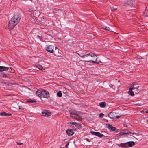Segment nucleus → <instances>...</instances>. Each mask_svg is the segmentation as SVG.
<instances>
[{"label":"nucleus","mask_w":148,"mask_h":148,"mask_svg":"<svg viewBox=\"0 0 148 148\" xmlns=\"http://www.w3.org/2000/svg\"><path fill=\"white\" fill-rule=\"evenodd\" d=\"M20 19V16L19 14H14L13 17L9 22L8 28L10 29H13L19 22Z\"/></svg>","instance_id":"f257e3e1"},{"label":"nucleus","mask_w":148,"mask_h":148,"mask_svg":"<svg viewBox=\"0 0 148 148\" xmlns=\"http://www.w3.org/2000/svg\"><path fill=\"white\" fill-rule=\"evenodd\" d=\"M119 134L121 136H123L124 137H130V136H132V135L135 134L136 135V134L134 132L132 133L131 132H130L128 130L125 129L122 131Z\"/></svg>","instance_id":"f03ea898"},{"label":"nucleus","mask_w":148,"mask_h":148,"mask_svg":"<svg viewBox=\"0 0 148 148\" xmlns=\"http://www.w3.org/2000/svg\"><path fill=\"white\" fill-rule=\"evenodd\" d=\"M89 55L91 57H95V61H92L91 60H90L89 61H86L85 60H84V62H92L94 63H96V61H97V56L94 54V53H89L88 54H86V56H88Z\"/></svg>","instance_id":"7ed1b4c3"},{"label":"nucleus","mask_w":148,"mask_h":148,"mask_svg":"<svg viewBox=\"0 0 148 148\" xmlns=\"http://www.w3.org/2000/svg\"><path fill=\"white\" fill-rule=\"evenodd\" d=\"M121 115L117 116L116 115V113L115 112H110L108 115V116L112 119H114L116 118H119Z\"/></svg>","instance_id":"20e7f679"},{"label":"nucleus","mask_w":148,"mask_h":148,"mask_svg":"<svg viewBox=\"0 0 148 148\" xmlns=\"http://www.w3.org/2000/svg\"><path fill=\"white\" fill-rule=\"evenodd\" d=\"M106 125L107 126H108L107 128L110 130L111 131H114L115 132H118V130L115 127H113L111 125L109 124H106Z\"/></svg>","instance_id":"39448f33"},{"label":"nucleus","mask_w":148,"mask_h":148,"mask_svg":"<svg viewBox=\"0 0 148 148\" xmlns=\"http://www.w3.org/2000/svg\"><path fill=\"white\" fill-rule=\"evenodd\" d=\"M54 46L51 45L47 47L46 48V50L48 52L53 53L54 52L53 50Z\"/></svg>","instance_id":"423d86ee"},{"label":"nucleus","mask_w":148,"mask_h":148,"mask_svg":"<svg viewBox=\"0 0 148 148\" xmlns=\"http://www.w3.org/2000/svg\"><path fill=\"white\" fill-rule=\"evenodd\" d=\"M91 133L92 135H95L100 138L104 136V135L98 132L92 131L91 132Z\"/></svg>","instance_id":"0eeeda50"},{"label":"nucleus","mask_w":148,"mask_h":148,"mask_svg":"<svg viewBox=\"0 0 148 148\" xmlns=\"http://www.w3.org/2000/svg\"><path fill=\"white\" fill-rule=\"evenodd\" d=\"M43 89L38 90L36 92V94L40 97H43Z\"/></svg>","instance_id":"6e6552de"},{"label":"nucleus","mask_w":148,"mask_h":148,"mask_svg":"<svg viewBox=\"0 0 148 148\" xmlns=\"http://www.w3.org/2000/svg\"><path fill=\"white\" fill-rule=\"evenodd\" d=\"M43 94L44 98H47L49 97V93L47 91L45 90H43Z\"/></svg>","instance_id":"1a4fd4ad"},{"label":"nucleus","mask_w":148,"mask_h":148,"mask_svg":"<svg viewBox=\"0 0 148 148\" xmlns=\"http://www.w3.org/2000/svg\"><path fill=\"white\" fill-rule=\"evenodd\" d=\"M126 143L127 148L131 147L134 145L135 144V142L133 141H128Z\"/></svg>","instance_id":"9d476101"},{"label":"nucleus","mask_w":148,"mask_h":148,"mask_svg":"<svg viewBox=\"0 0 148 148\" xmlns=\"http://www.w3.org/2000/svg\"><path fill=\"white\" fill-rule=\"evenodd\" d=\"M42 116L48 117L50 115L51 113L48 112L47 111L45 110L42 112Z\"/></svg>","instance_id":"9b49d317"},{"label":"nucleus","mask_w":148,"mask_h":148,"mask_svg":"<svg viewBox=\"0 0 148 148\" xmlns=\"http://www.w3.org/2000/svg\"><path fill=\"white\" fill-rule=\"evenodd\" d=\"M32 14L33 16L34 17L37 18L39 16L40 13L38 11L34 10Z\"/></svg>","instance_id":"f8f14e48"},{"label":"nucleus","mask_w":148,"mask_h":148,"mask_svg":"<svg viewBox=\"0 0 148 148\" xmlns=\"http://www.w3.org/2000/svg\"><path fill=\"white\" fill-rule=\"evenodd\" d=\"M66 132L68 136H72L74 133L73 130H72L68 129L66 131Z\"/></svg>","instance_id":"ddd939ff"},{"label":"nucleus","mask_w":148,"mask_h":148,"mask_svg":"<svg viewBox=\"0 0 148 148\" xmlns=\"http://www.w3.org/2000/svg\"><path fill=\"white\" fill-rule=\"evenodd\" d=\"M127 143H121L120 144H117V145L122 148H127Z\"/></svg>","instance_id":"4468645a"},{"label":"nucleus","mask_w":148,"mask_h":148,"mask_svg":"<svg viewBox=\"0 0 148 148\" xmlns=\"http://www.w3.org/2000/svg\"><path fill=\"white\" fill-rule=\"evenodd\" d=\"M9 69V67H5L3 66H0V71L2 72L6 70H8Z\"/></svg>","instance_id":"2eb2a0df"},{"label":"nucleus","mask_w":148,"mask_h":148,"mask_svg":"<svg viewBox=\"0 0 148 148\" xmlns=\"http://www.w3.org/2000/svg\"><path fill=\"white\" fill-rule=\"evenodd\" d=\"M133 4L130 1H126L124 4V6H132Z\"/></svg>","instance_id":"dca6fc26"},{"label":"nucleus","mask_w":148,"mask_h":148,"mask_svg":"<svg viewBox=\"0 0 148 148\" xmlns=\"http://www.w3.org/2000/svg\"><path fill=\"white\" fill-rule=\"evenodd\" d=\"M0 115L3 116H11L12 115V114L11 113H8L5 112H3L0 113Z\"/></svg>","instance_id":"f3484780"},{"label":"nucleus","mask_w":148,"mask_h":148,"mask_svg":"<svg viewBox=\"0 0 148 148\" xmlns=\"http://www.w3.org/2000/svg\"><path fill=\"white\" fill-rule=\"evenodd\" d=\"M34 37L38 41L40 40L43 41V40L41 38V36L38 35H35L34 36Z\"/></svg>","instance_id":"a211bd4d"},{"label":"nucleus","mask_w":148,"mask_h":148,"mask_svg":"<svg viewBox=\"0 0 148 148\" xmlns=\"http://www.w3.org/2000/svg\"><path fill=\"white\" fill-rule=\"evenodd\" d=\"M99 105L101 107L103 108L106 107V104L105 102H100Z\"/></svg>","instance_id":"6ab92c4d"},{"label":"nucleus","mask_w":148,"mask_h":148,"mask_svg":"<svg viewBox=\"0 0 148 148\" xmlns=\"http://www.w3.org/2000/svg\"><path fill=\"white\" fill-rule=\"evenodd\" d=\"M70 116L71 115V117H73V115H74L76 116L78 114H77V112L76 111H72L70 113Z\"/></svg>","instance_id":"aec40b11"},{"label":"nucleus","mask_w":148,"mask_h":148,"mask_svg":"<svg viewBox=\"0 0 148 148\" xmlns=\"http://www.w3.org/2000/svg\"><path fill=\"white\" fill-rule=\"evenodd\" d=\"M134 86H135V88H136V90H135V91L136 92V93H138L140 91V90H139L140 89H138L139 88V86H138L137 85H134Z\"/></svg>","instance_id":"412c9836"},{"label":"nucleus","mask_w":148,"mask_h":148,"mask_svg":"<svg viewBox=\"0 0 148 148\" xmlns=\"http://www.w3.org/2000/svg\"><path fill=\"white\" fill-rule=\"evenodd\" d=\"M0 75L3 77H8L7 75L4 72H1L0 73Z\"/></svg>","instance_id":"4be33fe9"},{"label":"nucleus","mask_w":148,"mask_h":148,"mask_svg":"<svg viewBox=\"0 0 148 148\" xmlns=\"http://www.w3.org/2000/svg\"><path fill=\"white\" fill-rule=\"evenodd\" d=\"M27 103H36L37 101L35 100H32L31 99H29L27 101H26Z\"/></svg>","instance_id":"5701e85b"},{"label":"nucleus","mask_w":148,"mask_h":148,"mask_svg":"<svg viewBox=\"0 0 148 148\" xmlns=\"http://www.w3.org/2000/svg\"><path fill=\"white\" fill-rule=\"evenodd\" d=\"M129 89V90L128 92V93L131 96H133L134 95V92Z\"/></svg>","instance_id":"b1692460"},{"label":"nucleus","mask_w":148,"mask_h":148,"mask_svg":"<svg viewBox=\"0 0 148 148\" xmlns=\"http://www.w3.org/2000/svg\"><path fill=\"white\" fill-rule=\"evenodd\" d=\"M77 117H75V116H74V117L77 120H81L82 121V117H80L79 116L78 114H77Z\"/></svg>","instance_id":"393cba45"},{"label":"nucleus","mask_w":148,"mask_h":148,"mask_svg":"<svg viewBox=\"0 0 148 148\" xmlns=\"http://www.w3.org/2000/svg\"><path fill=\"white\" fill-rule=\"evenodd\" d=\"M102 29L107 31H110L111 30L110 28L108 27H103L102 28Z\"/></svg>","instance_id":"a878e982"},{"label":"nucleus","mask_w":148,"mask_h":148,"mask_svg":"<svg viewBox=\"0 0 148 148\" xmlns=\"http://www.w3.org/2000/svg\"><path fill=\"white\" fill-rule=\"evenodd\" d=\"M57 95L59 97H61L62 96L61 91H59L57 93Z\"/></svg>","instance_id":"bb28decb"},{"label":"nucleus","mask_w":148,"mask_h":148,"mask_svg":"<svg viewBox=\"0 0 148 148\" xmlns=\"http://www.w3.org/2000/svg\"><path fill=\"white\" fill-rule=\"evenodd\" d=\"M9 71L12 72V73H14V70L13 69H12L11 67H9Z\"/></svg>","instance_id":"cd10ccee"},{"label":"nucleus","mask_w":148,"mask_h":148,"mask_svg":"<svg viewBox=\"0 0 148 148\" xmlns=\"http://www.w3.org/2000/svg\"><path fill=\"white\" fill-rule=\"evenodd\" d=\"M37 67L39 69L41 70H42L43 68V67L41 65H38V66H37Z\"/></svg>","instance_id":"c85d7f7f"},{"label":"nucleus","mask_w":148,"mask_h":148,"mask_svg":"<svg viewBox=\"0 0 148 148\" xmlns=\"http://www.w3.org/2000/svg\"><path fill=\"white\" fill-rule=\"evenodd\" d=\"M104 114L103 113H100L99 114V117L100 118H102L103 117V116L104 115Z\"/></svg>","instance_id":"c756f323"},{"label":"nucleus","mask_w":148,"mask_h":148,"mask_svg":"<svg viewBox=\"0 0 148 148\" xmlns=\"http://www.w3.org/2000/svg\"><path fill=\"white\" fill-rule=\"evenodd\" d=\"M135 88V87L134 86H133L132 87H130V90H136V88Z\"/></svg>","instance_id":"7c9ffc66"},{"label":"nucleus","mask_w":148,"mask_h":148,"mask_svg":"<svg viewBox=\"0 0 148 148\" xmlns=\"http://www.w3.org/2000/svg\"><path fill=\"white\" fill-rule=\"evenodd\" d=\"M69 143V141L67 142V143L65 145V148H68V146Z\"/></svg>","instance_id":"2f4dec72"},{"label":"nucleus","mask_w":148,"mask_h":148,"mask_svg":"<svg viewBox=\"0 0 148 148\" xmlns=\"http://www.w3.org/2000/svg\"><path fill=\"white\" fill-rule=\"evenodd\" d=\"M17 144L18 145H20L21 144H23V143H22L17 142Z\"/></svg>","instance_id":"473e14b6"},{"label":"nucleus","mask_w":148,"mask_h":148,"mask_svg":"<svg viewBox=\"0 0 148 148\" xmlns=\"http://www.w3.org/2000/svg\"><path fill=\"white\" fill-rule=\"evenodd\" d=\"M86 54L84 55L83 56H81L80 57L82 58H84L85 57V56H86Z\"/></svg>","instance_id":"72a5a7b5"},{"label":"nucleus","mask_w":148,"mask_h":148,"mask_svg":"<svg viewBox=\"0 0 148 148\" xmlns=\"http://www.w3.org/2000/svg\"><path fill=\"white\" fill-rule=\"evenodd\" d=\"M85 140H86L88 142H90L91 141L88 138H85Z\"/></svg>","instance_id":"f704fd0d"},{"label":"nucleus","mask_w":148,"mask_h":148,"mask_svg":"<svg viewBox=\"0 0 148 148\" xmlns=\"http://www.w3.org/2000/svg\"><path fill=\"white\" fill-rule=\"evenodd\" d=\"M70 123L72 124H74L75 123H76L75 122H70Z\"/></svg>","instance_id":"c9c22d12"},{"label":"nucleus","mask_w":148,"mask_h":148,"mask_svg":"<svg viewBox=\"0 0 148 148\" xmlns=\"http://www.w3.org/2000/svg\"><path fill=\"white\" fill-rule=\"evenodd\" d=\"M19 109H21V110H23V108L22 107H21V106H19Z\"/></svg>","instance_id":"e433bc0d"},{"label":"nucleus","mask_w":148,"mask_h":148,"mask_svg":"<svg viewBox=\"0 0 148 148\" xmlns=\"http://www.w3.org/2000/svg\"><path fill=\"white\" fill-rule=\"evenodd\" d=\"M145 112L146 113H148V110H147L145 111Z\"/></svg>","instance_id":"4c0bfd02"},{"label":"nucleus","mask_w":148,"mask_h":148,"mask_svg":"<svg viewBox=\"0 0 148 148\" xmlns=\"http://www.w3.org/2000/svg\"><path fill=\"white\" fill-rule=\"evenodd\" d=\"M55 11H57V10H58V9H57V8H55L54 9Z\"/></svg>","instance_id":"58836bf2"},{"label":"nucleus","mask_w":148,"mask_h":148,"mask_svg":"<svg viewBox=\"0 0 148 148\" xmlns=\"http://www.w3.org/2000/svg\"><path fill=\"white\" fill-rule=\"evenodd\" d=\"M145 17H148V15H145V16H144Z\"/></svg>","instance_id":"ea45409f"},{"label":"nucleus","mask_w":148,"mask_h":148,"mask_svg":"<svg viewBox=\"0 0 148 148\" xmlns=\"http://www.w3.org/2000/svg\"><path fill=\"white\" fill-rule=\"evenodd\" d=\"M120 82V81L119 80L118 81V82Z\"/></svg>","instance_id":"a19ab883"}]
</instances>
